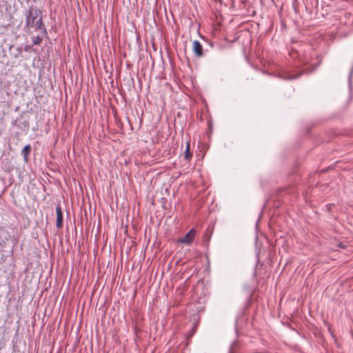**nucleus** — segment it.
<instances>
[{
    "label": "nucleus",
    "mask_w": 353,
    "mask_h": 353,
    "mask_svg": "<svg viewBox=\"0 0 353 353\" xmlns=\"http://www.w3.org/2000/svg\"><path fill=\"white\" fill-rule=\"evenodd\" d=\"M25 28L39 30L41 35L47 36L48 32L43 21L41 11L34 6H31L25 12Z\"/></svg>",
    "instance_id": "f257e3e1"
},
{
    "label": "nucleus",
    "mask_w": 353,
    "mask_h": 353,
    "mask_svg": "<svg viewBox=\"0 0 353 353\" xmlns=\"http://www.w3.org/2000/svg\"><path fill=\"white\" fill-rule=\"evenodd\" d=\"M196 234V230L194 228H192L185 236L179 238L176 243H192Z\"/></svg>",
    "instance_id": "f03ea898"
},
{
    "label": "nucleus",
    "mask_w": 353,
    "mask_h": 353,
    "mask_svg": "<svg viewBox=\"0 0 353 353\" xmlns=\"http://www.w3.org/2000/svg\"><path fill=\"white\" fill-rule=\"evenodd\" d=\"M192 50L196 57H202L204 56L203 46L199 41L195 40L193 41Z\"/></svg>",
    "instance_id": "7ed1b4c3"
},
{
    "label": "nucleus",
    "mask_w": 353,
    "mask_h": 353,
    "mask_svg": "<svg viewBox=\"0 0 353 353\" xmlns=\"http://www.w3.org/2000/svg\"><path fill=\"white\" fill-rule=\"evenodd\" d=\"M56 214H57L56 226L58 229H59L63 227V212H62L61 208L60 205H57L56 206Z\"/></svg>",
    "instance_id": "20e7f679"
},
{
    "label": "nucleus",
    "mask_w": 353,
    "mask_h": 353,
    "mask_svg": "<svg viewBox=\"0 0 353 353\" xmlns=\"http://www.w3.org/2000/svg\"><path fill=\"white\" fill-rule=\"evenodd\" d=\"M31 145L30 144H28L25 145L23 150H21V155L23 157V161L25 163H28V156L31 152Z\"/></svg>",
    "instance_id": "39448f33"
},
{
    "label": "nucleus",
    "mask_w": 353,
    "mask_h": 353,
    "mask_svg": "<svg viewBox=\"0 0 353 353\" xmlns=\"http://www.w3.org/2000/svg\"><path fill=\"white\" fill-rule=\"evenodd\" d=\"M192 156V154L190 152V145L189 143H188L187 145H186L185 154H184L185 159L189 160L190 159H191Z\"/></svg>",
    "instance_id": "423d86ee"
},
{
    "label": "nucleus",
    "mask_w": 353,
    "mask_h": 353,
    "mask_svg": "<svg viewBox=\"0 0 353 353\" xmlns=\"http://www.w3.org/2000/svg\"><path fill=\"white\" fill-rule=\"evenodd\" d=\"M261 244H255V250H256V257L257 259V262H259V256L261 254H263L265 255V256H268V254H263V253H261Z\"/></svg>",
    "instance_id": "0eeeda50"
},
{
    "label": "nucleus",
    "mask_w": 353,
    "mask_h": 353,
    "mask_svg": "<svg viewBox=\"0 0 353 353\" xmlns=\"http://www.w3.org/2000/svg\"><path fill=\"white\" fill-rule=\"evenodd\" d=\"M45 36L44 35H41V36H37V37H32V45H39L41 41H42V39H43V37H44Z\"/></svg>",
    "instance_id": "6e6552de"
},
{
    "label": "nucleus",
    "mask_w": 353,
    "mask_h": 353,
    "mask_svg": "<svg viewBox=\"0 0 353 353\" xmlns=\"http://www.w3.org/2000/svg\"><path fill=\"white\" fill-rule=\"evenodd\" d=\"M300 77V74H287L285 76H281V78L288 80L295 79Z\"/></svg>",
    "instance_id": "1a4fd4ad"
},
{
    "label": "nucleus",
    "mask_w": 353,
    "mask_h": 353,
    "mask_svg": "<svg viewBox=\"0 0 353 353\" xmlns=\"http://www.w3.org/2000/svg\"><path fill=\"white\" fill-rule=\"evenodd\" d=\"M352 75H353V63H352V68H351V70L350 72L349 77H348V84H349L350 88L352 87Z\"/></svg>",
    "instance_id": "9d476101"
},
{
    "label": "nucleus",
    "mask_w": 353,
    "mask_h": 353,
    "mask_svg": "<svg viewBox=\"0 0 353 353\" xmlns=\"http://www.w3.org/2000/svg\"><path fill=\"white\" fill-rule=\"evenodd\" d=\"M32 46L33 45H26L24 46V50L26 51V52H29V51H31L32 50Z\"/></svg>",
    "instance_id": "9b49d317"
},
{
    "label": "nucleus",
    "mask_w": 353,
    "mask_h": 353,
    "mask_svg": "<svg viewBox=\"0 0 353 353\" xmlns=\"http://www.w3.org/2000/svg\"><path fill=\"white\" fill-rule=\"evenodd\" d=\"M210 240V234H205L204 235V241H209Z\"/></svg>",
    "instance_id": "f8f14e48"
},
{
    "label": "nucleus",
    "mask_w": 353,
    "mask_h": 353,
    "mask_svg": "<svg viewBox=\"0 0 353 353\" xmlns=\"http://www.w3.org/2000/svg\"><path fill=\"white\" fill-rule=\"evenodd\" d=\"M337 245V248H343V249H345L347 248V245L346 244H341V243H339V244H336Z\"/></svg>",
    "instance_id": "ddd939ff"
},
{
    "label": "nucleus",
    "mask_w": 353,
    "mask_h": 353,
    "mask_svg": "<svg viewBox=\"0 0 353 353\" xmlns=\"http://www.w3.org/2000/svg\"><path fill=\"white\" fill-rule=\"evenodd\" d=\"M11 270H10V274H14V265L10 264Z\"/></svg>",
    "instance_id": "4468645a"
},
{
    "label": "nucleus",
    "mask_w": 353,
    "mask_h": 353,
    "mask_svg": "<svg viewBox=\"0 0 353 353\" xmlns=\"http://www.w3.org/2000/svg\"><path fill=\"white\" fill-rule=\"evenodd\" d=\"M110 250H112L111 244H110Z\"/></svg>",
    "instance_id": "2eb2a0df"
}]
</instances>
